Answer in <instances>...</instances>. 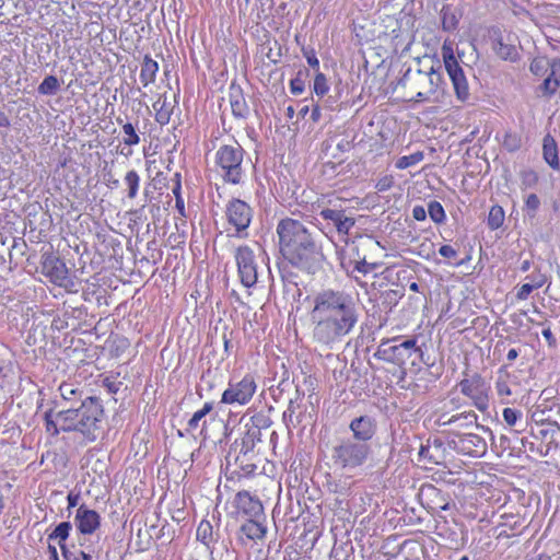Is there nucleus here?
<instances>
[{"label": "nucleus", "mask_w": 560, "mask_h": 560, "mask_svg": "<svg viewBox=\"0 0 560 560\" xmlns=\"http://www.w3.org/2000/svg\"><path fill=\"white\" fill-rule=\"evenodd\" d=\"M308 315L313 341L330 350L354 330L360 317L352 296L332 289L314 295Z\"/></svg>", "instance_id": "obj_1"}, {"label": "nucleus", "mask_w": 560, "mask_h": 560, "mask_svg": "<svg viewBox=\"0 0 560 560\" xmlns=\"http://www.w3.org/2000/svg\"><path fill=\"white\" fill-rule=\"evenodd\" d=\"M280 253L292 266L315 273L324 261L316 235L300 220L284 218L277 225Z\"/></svg>", "instance_id": "obj_2"}, {"label": "nucleus", "mask_w": 560, "mask_h": 560, "mask_svg": "<svg viewBox=\"0 0 560 560\" xmlns=\"http://www.w3.org/2000/svg\"><path fill=\"white\" fill-rule=\"evenodd\" d=\"M103 416L101 400L96 397H88L77 409L68 408L57 412L52 409L47 410L44 420L46 431L52 435L60 431H77L88 440L94 441L101 432Z\"/></svg>", "instance_id": "obj_3"}, {"label": "nucleus", "mask_w": 560, "mask_h": 560, "mask_svg": "<svg viewBox=\"0 0 560 560\" xmlns=\"http://www.w3.org/2000/svg\"><path fill=\"white\" fill-rule=\"evenodd\" d=\"M400 83L416 91L413 101L419 103L440 102L446 85L441 66L435 68L433 63L416 70L408 69L400 79Z\"/></svg>", "instance_id": "obj_4"}, {"label": "nucleus", "mask_w": 560, "mask_h": 560, "mask_svg": "<svg viewBox=\"0 0 560 560\" xmlns=\"http://www.w3.org/2000/svg\"><path fill=\"white\" fill-rule=\"evenodd\" d=\"M244 149L238 143L221 145L214 155V170L226 184L238 185L245 177Z\"/></svg>", "instance_id": "obj_5"}, {"label": "nucleus", "mask_w": 560, "mask_h": 560, "mask_svg": "<svg viewBox=\"0 0 560 560\" xmlns=\"http://www.w3.org/2000/svg\"><path fill=\"white\" fill-rule=\"evenodd\" d=\"M416 350H418L416 337L402 339V337L397 336L382 339L374 357L399 369H404Z\"/></svg>", "instance_id": "obj_6"}, {"label": "nucleus", "mask_w": 560, "mask_h": 560, "mask_svg": "<svg viewBox=\"0 0 560 560\" xmlns=\"http://www.w3.org/2000/svg\"><path fill=\"white\" fill-rule=\"evenodd\" d=\"M264 250L256 244L255 248L249 245L238 246L234 252V259L237 266V275L245 288H253L258 280V259L262 258Z\"/></svg>", "instance_id": "obj_7"}, {"label": "nucleus", "mask_w": 560, "mask_h": 560, "mask_svg": "<svg viewBox=\"0 0 560 560\" xmlns=\"http://www.w3.org/2000/svg\"><path fill=\"white\" fill-rule=\"evenodd\" d=\"M441 55L445 70L452 81L456 98L460 102L467 101L470 96L469 85L465 72L455 57L453 42L444 40Z\"/></svg>", "instance_id": "obj_8"}, {"label": "nucleus", "mask_w": 560, "mask_h": 560, "mask_svg": "<svg viewBox=\"0 0 560 560\" xmlns=\"http://www.w3.org/2000/svg\"><path fill=\"white\" fill-rule=\"evenodd\" d=\"M335 247L340 266L348 275L355 279L357 273L368 275L378 268V264L368 262L364 256H360L359 248L354 242L349 243V241H346V245L335 244Z\"/></svg>", "instance_id": "obj_9"}, {"label": "nucleus", "mask_w": 560, "mask_h": 560, "mask_svg": "<svg viewBox=\"0 0 560 560\" xmlns=\"http://www.w3.org/2000/svg\"><path fill=\"white\" fill-rule=\"evenodd\" d=\"M460 393L470 399L471 405L482 413L490 407V384L479 374L465 377L458 383Z\"/></svg>", "instance_id": "obj_10"}, {"label": "nucleus", "mask_w": 560, "mask_h": 560, "mask_svg": "<svg viewBox=\"0 0 560 560\" xmlns=\"http://www.w3.org/2000/svg\"><path fill=\"white\" fill-rule=\"evenodd\" d=\"M229 515L234 518L240 516L247 518L265 517L264 505L260 499L247 490H241L235 493Z\"/></svg>", "instance_id": "obj_11"}, {"label": "nucleus", "mask_w": 560, "mask_h": 560, "mask_svg": "<svg viewBox=\"0 0 560 560\" xmlns=\"http://www.w3.org/2000/svg\"><path fill=\"white\" fill-rule=\"evenodd\" d=\"M225 217L229 224L235 229V236H247V229L253 219V209L247 202L233 198L225 207Z\"/></svg>", "instance_id": "obj_12"}, {"label": "nucleus", "mask_w": 560, "mask_h": 560, "mask_svg": "<svg viewBox=\"0 0 560 560\" xmlns=\"http://www.w3.org/2000/svg\"><path fill=\"white\" fill-rule=\"evenodd\" d=\"M228 466H233V474L238 477H254L273 474L275 466L267 457H226Z\"/></svg>", "instance_id": "obj_13"}, {"label": "nucleus", "mask_w": 560, "mask_h": 560, "mask_svg": "<svg viewBox=\"0 0 560 560\" xmlns=\"http://www.w3.org/2000/svg\"><path fill=\"white\" fill-rule=\"evenodd\" d=\"M257 385L250 374H246L237 382H229L228 388L223 392L221 402L226 405H246L253 398Z\"/></svg>", "instance_id": "obj_14"}, {"label": "nucleus", "mask_w": 560, "mask_h": 560, "mask_svg": "<svg viewBox=\"0 0 560 560\" xmlns=\"http://www.w3.org/2000/svg\"><path fill=\"white\" fill-rule=\"evenodd\" d=\"M42 272L44 276L59 287H66L68 279V268L66 264L55 255H46L42 261Z\"/></svg>", "instance_id": "obj_15"}, {"label": "nucleus", "mask_w": 560, "mask_h": 560, "mask_svg": "<svg viewBox=\"0 0 560 560\" xmlns=\"http://www.w3.org/2000/svg\"><path fill=\"white\" fill-rule=\"evenodd\" d=\"M319 215L336 228L342 242L348 241L349 231L355 224L352 217L347 215L345 210L335 208H324L319 211Z\"/></svg>", "instance_id": "obj_16"}, {"label": "nucleus", "mask_w": 560, "mask_h": 560, "mask_svg": "<svg viewBox=\"0 0 560 560\" xmlns=\"http://www.w3.org/2000/svg\"><path fill=\"white\" fill-rule=\"evenodd\" d=\"M74 525L80 534L92 535L101 526V516L95 510L82 504L77 509Z\"/></svg>", "instance_id": "obj_17"}, {"label": "nucleus", "mask_w": 560, "mask_h": 560, "mask_svg": "<svg viewBox=\"0 0 560 560\" xmlns=\"http://www.w3.org/2000/svg\"><path fill=\"white\" fill-rule=\"evenodd\" d=\"M176 95H174V100L170 101L166 94L159 96V98L153 103V109L155 110V121L165 126L170 122L171 117L173 115L174 108L177 104Z\"/></svg>", "instance_id": "obj_18"}, {"label": "nucleus", "mask_w": 560, "mask_h": 560, "mask_svg": "<svg viewBox=\"0 0 560 560\" xmlns=\"http://www.w3.org/2000/svg\"><path fill=\"white\" fill-rule=\"evenodd\" d=\"M350 429L353 432L355 439L361 441H368L375 433V423L371 417L361 416L351 421Z\"/></svg>", "instance_id": "obj_19"}, {"label": "nucleus", "mask_w": 560, "mask_h": 560, "mask_svg": "<svg viewBox=\"0 0 560 560\" xmlns=\"http://www.w3.org/2000/svg\"><path fill=\"white\" fill-rule=\"evenodd\" d=\"M542 156L545 162L555 171L560 170L558 145L556 140L548 133L542 140Z\"/></svg>", "instance_id": "obj_20"}, {"label": "nucleus", "mask_w": 560, "mask_h": 560, "mask_svg": "<svg viewBox=\"0 0 560 560\" xmlns=\"http://www.w3.org/2000/svg\"><path fill=\"white\" fill-rule=\"evenodd\" d=\"M493 50L503 60L514 61L518 57L517 48L510 39H504L502 35L498 36L493 42Z\"/></svg>", "instance_id": "obj_21"}, {"label": "nucleus", "mask_w": 560, "mask_h": 560, "mask_svg": "<svg viewBox=\"0 0 560 560\" xmlns=\"http://www.w3.org/2000/svg\"><path fill=\"white\" fill-rule=\"evenodd\" d=\"M230 104L232 114L236 118L245 119L249 115V106L241 91V89L233 90L230 94Z\"/></svg>", "instance_id": "obj_22"}, {"label": "nucleus", "mask_w": 560, "mask_h": 560, "mask_svg": "<svg viewBox=\"0 0 560 560\" xmlns=\"http://www.w3.org/2000/svg\"><path fill=\"white\" fill-rule=\"evenodd\" d=\"M261 520L265 517H253L241 526V532L252 540L261 539L266 534V527L262 525Z\"/></svg>", "instance_id": "obj_23"}, {"label": "nucleus", "mask_w": 560, "mask_h": 560, "mask_svg": "<svg viewBox=\"0 0 560 560\" xmlns=\"http://www.w3.org/2000/svg\"><path fill=\"white\" fill-rule=\"evenodd\" d=\"M159 71V63L151 57L145 56L140 70V82L145 88L155 81L156 73Z\"/></svg>", "instance_id": "obj_24"}, {"label": "nucleus", "mask_w": 560, "mask_h": 560, "mask_svg": "<svg viewBox=\"0 0 560 560\" xmlns=\"http://www.w3.org/2000/svg\"><path fill=\"white\" fill-rule=\"evenodd\" d=\"M213 409V404L205 402L202 408L197 410L187 422V431L192 433L198 429H202L206 424V416Z\"/></svg>", "instance_id": "obj_25"}, {"label": "nucleus", "mask_w": 560, "mask_h": 560, "mask_svg": "<svg viewBox=\"0 0 560 560\" xmlns=\"http://www.w3.org/2000/svg\"><path fill=\"white\" fill-rule=\"evenodd\" d=\"M509 376L510 375L506 372L500 370L495 380L497 394L500 397L501 402L506 405L510 404V399L508 397L512 395V390L509 384Z\"/></svg>", "instance_id": "obj_26"}, {"label": "nucleus", "mask_w": 560, "mask_h": 560, "mask_svg": "<svg viewBox=\"0 0 560 560\" xmlns=\"http://www.w3.org/2000/svg\"><path fill=\"white\" fill-rule=\"evenodd\" d=\"M117 122L121 125V131L124 133L122 143L128 147L138 145L140 143V136L136 127L131 122H122L120 118H117Z\"/></svg>", "instance_id": "obj_27"}, {"label": "nucleus", "mask_w": 560, "mask_h": 560, "mask_svg": "<svg viewBox=\"0 0 560 560\" xmlns=\"http://www.w3.org/2000/svg\"><path fill=\"white\" fill-rule=\"evenodd\" d=\"M140 182L141 178L137 171L130 170L126 173L124 184L127 187V196L129 199H135L138 196Z\"/></svg>", "instance_id": "obj_28"}, {"label": "nucleus", "mask_w": 560, "mask_h": 560, "mask_svg": "<svg viewBox=\"0 0 560 560\" xmlns=\"http://www.w3.org/2000/svg\"><path fill=\"white\" fill-rule=\"evenodd\" d=\"M71 529L72 524L70 522H61L48 535V539L58 540L59 547L61 548V545H66L65 541L68 539Z\"/></svg>", "instance_id": "obj_29"}, {"label": "nucleus", "mask_w": 560, "mask_h": 560, "mask_svg": "<svg viewBox=\"0 0 560 560\" xmlns=\"http://www.w3.org/2000/svg\"><path fill=\"white\" fill-rule=\"evenodd\" d=\"M424 159V153L422 151L413 152L410 155H404L397 159L395 162V167L397 170H406L408 167L415 166L422 162Z\"/></svg>", "instance_id": "obj_30"}, {"label": "nucleus", "mask_w": 560, "mask_h": 560, "mask_svg": "<svg viewBox=\"0 0 560 560\" xmlns=\"http://www.w3.org/2000/svg\"><path fill=\"white\" fill-rule=\"evenodd\" d=\"M502 145L509 152H516L522 147V137L514 131H506L503 136Z\"/></svg>", "instance_id": "obj_31"}, {"label": "nucleus", "mask_w": 560, "mask_h": 560, "mask_svg": "<svg viewBox=\"0 0 560 560\" xmlns=\"http://www.w3.org/2000/svg\"><path fill=\"white\" fill-rule=\"evenodd\" d=\"M504 222V210L501 206H492L488 214V226L491 230H497L502 226Z\"/></svg>", "instance_id": "obj_32"}, {"label": "nucleus", "mask_w": 560, "mask_h": 560, "mask_svg": "<svg viewBox=\"0 0 560 560\" xmlns=\"http://www.w3.org/2000/svg\"><path fill=\"white\" fill-rule=\"evenodd\" d=\"M197 539L209 546L213 541V528L209 521H201L196 533Z\"/></svg>", "instance_id": "obj_33"}, {"label": "nucleus", "mask_w": 560, "mask_h": 560, "mask_svg": "<svg viewBox=\"0 0 560 560\" xmlns=\"http://www.w3.org/2000/svg\"><path fill=\"white\" fill-rule=\"evenodd\" d=\"M58 390L65 401H73L77 398H81V390L72 383H61Z\"/></svg>", "instance_id": "obj_34"}, {"label": "nucleus", "mask_w": 560, "mask_h": 560, "mask_svg": "<svg viewBox=\"0 0 560 560\" xmlns=\"http://www.w3.org/2000/svg\"><path fill=\"white\" fill-rule=\"evenodd\" d=\"M252 445L253 439L249 435H243L240 439H235L230 453L247 455L250 452Z\"/></svg>", "instance_id": "obj_35"}, {"label": "nucleus", "mask_w": 560, "mask_h": 560, "mask_svg": "<svg viewBox=\"0 0 560 560\" xmlns=\"http://www.w3.org/2000/svg\"><path fill=\"white\" fill-rule=\"evenodd\" d=\"M441 14L443 30L447 32L456 30L458 25V18L455 12H453L450 7H443Z\"/></svg>", "instance_id": "obj_36"}, {"label": "nucleus", "mask_w": 560, "mask_h": 560, "mask_svg": "<svg viewBox=\"0 0 560 560\" xmlns=\"http://www.w3.org/2000/svg\"><path fill=\"white\" fill-rule=\"evenodd\" d=\"M59 81L55 75L46 77L38 85V93L42 95H54L59 90Z\"/></svg>", "instance_id": "obj_37"}, {"label": "nucleus", "mask_w": 560, "mask_h": 560, "mask_svg": "<svg viewBox=\"0 0 560 560\" xmlns=\"http://www.w3.org/2000/svg\"><path fill=\"white\" fill-rule=\"evenodd\" d=\"M521 188L522 190L533 188L538 184L539 176L534 170L527 168L520 173Z\"/></svg>", "instance_id": "obj_38"}, {"label": "nucleus", "mask_w": 560, "mask_h": 560, "mask_svg": "<svg viewBox=\"0 0 560 560\" xmlns=\"http://www.w3.org/2000/svg\"><path fill=\"white\" fill-rule=\"evenodd\" d=\"M540 207V199L536 194H529L524 199V208L526 215L530 219L535 218Z\"/></svg>", "instance_id": "obj_39"}, {"label": "nucleus", "mask_w": 560, "mask_h": 560, "mask_svg": "<svg viewBox=\"0 0 560 560\" xmlns=\"http://www.w3.org/2000/svg\"><path fill=\"white\" fill-rule=\"evenodd\" d=\"M427 212L431 220L438 224L444 222L446 218L444 208L439 201L429 202Z\"/></svg>", "instance_id": "obj_40"}, {"label": "nucleus", "mask_w": 560, "mask_h": 560, "mask_svg": "<svg viewBox=\"0 0 560 560\" xmlns=\"http://www.w3.org/2000/svg\"><path fill=\"white\" fill-rule=\"evenodd\" d=\"M550 60L545 57L535 58L530 63V71L535 75H544L548 72V68L550 66Z\"/></svg>", "instance_id": "obj_41"}, {"label": "nucleus", "mask_w": 560, "mask_h": 560, "mask_svg": "<svg viewBox=\"0 0 560 560\" xmlns=\"http://www.w3.org/2000/svg\"><path fill=\"white\" fill-rule=\"evenodd\" d=\"M313 90L317 96H324L329 91L327 78L324 73L317 72L314 78Z\"/></svg>", "instance_id": "obj_42"}, {"label": "nucleus", "mask_w": 560, "mask_h": 560, "mask_svg": "<svg viewBox=\"0 0 560 560\" xmlns=\"http://www.w3.org/2000/svg\"><path fill=\"white\" fill-rule=\"evenodd\" d=\"M175 177H176V183H175L174 187L172 188V192L175 196V207L178 210V212L183 217H185V202H184V198L182 197V194H180L182 185H180L179 174H175Z\"/></svg>", "instance_id": "obj_43"}, {"label": "nucleus", "mask_w": 560, "mask_h": 560, "mask_svg": "<svg viewBox=\"0 0 560 560\" xmlns=\"http://www.w3.org/2000/svg\"><path fill=\"white\" fill-rule=\"evenodd\" d=\"M61 553L65 560H92V556L83 550H70L66 545H61Z\"/></svg>", "instance_id": "obj_44"}, {"label": "nucleus", "mask_w": 560, "mask_h": 560, "mask_svg": "<svg viewBox=\"0 0 560 560\" xmlns=\"http://www.w3.org/2000/svg\"><path fill=\"white\" fill-rule=\"evenodd\" d=\"M503 419L509 427L516 425L517 421L522 418V411L506 407L502 412Z\"/></svg>", "instance_id": "obj_45"}, {"label": "nucleus", "mask_w": 560, "mask_h": 560, "mask_svg": "<svg viewBox=\"0 0 560 560\" xmlns=\"http://www.w3.org/2000/svg\"><path fill=\"white\" fill-rule=\"evenodd\" d=\"M364 457H336L335 465L338 468L357 467L363 464Z\"/></svg>", "instance_id": "obj_46"}, {"label": "nucleus", "mask_w": 560, "mask_h": 560, "mask_svg": "<svg viewBox=\"0 0 560 560\" xmlns=\"http://www.w3.org/2000/svg\"><path fill=\"white\" fill-rule=\"evenodd\" d=\"M559 86H560V84L558 83L557 80H553L547 75L545 78L540 89L545 95L550 96L557 92Z\"/></svg>", "instance_id": "obj_47"}, {"label": "nucleus", "mask_w": 560, "mask_h": 560, "mask_svg": "<svg viewBox=\"0 0 560 560\" xmlns=\"http://www.w3.org/2000/svg\"><path fill=\"white\" fill-rule=\"evenodd\" d=\"M465 420V423L466 424H472L477 421V415L474 412V411H466V412H462L459 415H456V416H453L448 421L447 423H455L457 422L458 420Z\"/></svg>", "instance_id": "obj_48"}, {"label": "nucleus", "mask_w": 560, "mask_h": 560, "mask_svg": "<svg viewBox=\"0 0 560 560\" xmlns=\"http://www.w3.org/2000/svg\"><path fill=\"white\" fill-rule=\"evenodd\" d=\"M393 185H394L393 175H385L376 182L375 188L377 191L384 192V191L389 190L393 187Z\"/></svg>", "instance_id": "obj_49"}, {"label": "nucleus", "mask_w": 560, "mask_h": 560, "mask_svg": "<svg viewBox=\"0 0 560 560\" xmlns=\"http://www.w3.org/2000/svg\"><path fill=\"white\" fill-rule=\"evenodd\" d=\"M548 77H550L553 80H557L560 84V59L559 58H552L550 60V66L548 68L547 72Z\"/></svg>", "instance_id": "obj_50"}, {"label": "nucleus", "mask_w": 560, "mask_h": 560, "mask_svg": "<svg viewBox=\"0 0 560 560\" xmlns=\"http://www.w3.org/2000/svg\"><path fill=\"white\" fill-rule=\"evenodd\" d=\"M303 55L306 58L308 66L313 69L318 70L319 60L316 56V52L313 48H303Z\"/></svg>", "instance_id": "obj_51"}, {"label": "nucleus", "mask_w": 560, "mask_h": 560, "mask_svg": "<svg viewBox=\"0 0 560 560\" xmlns=\"http://www.w3.org/2000/svg\"><path fill=\"white\" fill-rule=\"evenodd\" d=\"M294 413H295V407H294V402L292 400H290L289 402V406L287 407V409L283 411V421L284 423L287 424V427H290V425H293L295 427V421H294Z\"/></svg>", "instance_id": "obj_52"}, {"label": "nucleus", "mask_w": 560, "mask_h": 560, "mask_svg": "<svg viewBox=\"0 0 560 560\" xmlns=\"http://www.w3.org/2000/svg\"><path fill=\"white\" fill-rule=\"evenodd\" d=\"M535 290V285L533 283H524L522 284L517 292H516V299L520 301L526 300L529 294Z\"/></svg>", "instance_id": "obj_53"}, {"label": "nucleus", "mask_w": 560, "mask_h": 560, "mask_svg": "<svg viewBox=\"0 0 560 560\" xmlns=\"http://www.w3.org/2000/svg\"><path fill=\"white\" fill-rule=\"evenodd\" d=\"M290 91L294 95H300L304 91V82L300 78L290 81Z\"/></svg>", "instance_id": "obj_54"}, {"label": "nucleus", "mask_w": 560, "mask_h": 560, "mask_svg": "<svg viewBox=\"0 0 560 560\" xmlns=\"http://www.w3.org/2000/svg\"><path fill=\"white\" fill-rule=\"evenodd\" d=\"M439 254L445 258L454 259L457 256V250L451 245H442L439 249Z\"/></svg>", "instance_id": "obj_55"}, {"label": "nucleus", "mask_w": 560, "mask_h": 560, "mask_svg": "<svg viewBox=\"0 0 560 560\" xmlns=\"http://www.w3.org/2000/svg\"><path fill=\"white\" fill-rule=\"evenodd\" d=\"M427 210L422 206H416L412 209V217L417 221H424L427 218Z\"/></svg>", "instance_id": "obj_56"}, {"label": "nucleus", "mask_w": 560, "mask_h": 560, "mask_svg": "<svg viewBox=\"0 0 560 560\" xmlns=\"http://www.w3.org/2000/svg\"><path fill=\"white\" fill-rule=\"evenodd\" d=\"M533 280V284L535 285V289L541 288L547 282V277L542 273H538L537 276L530 277Z\"/></svg>", "instance_id": "obj_57"}, {"label": "nucleus", "mask_w": 560, "mask_h": 560, "mask_svg": "<svg viewBox=\"0 0 560 560\" xmlns=\"http://www.w3.org/2000/svg\"><path fill=\"white\" fill-rule=\"evenodd\" d=\"M79 500H80V493H74V492L70 491L67 497L68 509L75 508L79 503Z\"/></svg>", "instance_id": "obj_58"}, {"label": "nucleus", "mask_w": 560, "mask_h": 560, "mask_svg": "<svg viewBox=\"0 0 560 560\" xmlns=\"http://www.w3.org/2000/svg\"><path fill=\"white\" fill-rule=\"evenodd\" d=\"M415 353H417V354L419 355V358H420L421 362H422L424 365H427V366H429V368L433 366V364H434V363L430 361V357H429V355H425V354H424V352H423V350L421 349V347H419V346H418V350H416V352H415Z\"/></svg>", "instance_id": "obj_59"}, {"label": "nucleus", "mask_w": 560, "mask_h": 560, "mask_svg": "<svg viewBox=\"0 0 560 560\" xmlns=\"http://www.w3.org/2000/svg\"><path fill=\"white\" fill-rule=\"evenodd\" d=\"M542 337L546 339L549 346H553L556 343V338L550 329V327L545 328L542 331Z\"/></svg>", "instance_id": "obj_60"}, {"label": "nucleus", "mask_w": 560, "mask_h": 560, "mask_svg": "<svg viewBox=\"0 0 560 560\" xmlns=\"http://www.w3.org/2000/svg\"><path fill=\"white\" fill-rule=\"evenodd\" d=\"M104 386L107 388V390L112 394H116L119 389V386L114 381H110L109 378L104 380Z\"/></svg>", "instance_id": "obj_61"}, {"label": "nucleus", "mask_w": 560, "mask_h": 560, "mask_svg": "<svg viewBox=\"0 0 560 560\" xmlns=\"http://www.w3.org/2000/svg\"><path fill=\"white\" fill-rule=\"evenodd\" d=\"M322 118V109H320V106L319 105H315L313 106L312 108V112H311V119L314 121V122H318Z\"/></svg>", "instance_id": "obj_62"}, {"label": "nucleus", "mask_w": 560, "mask_h": 560, "mask_svg": "<svg viewBox=\"0 0 560 560\" xmlns=\"http://www.w3.org/2000/svg\"><path fill=\"white\" fill-rule=\"evenodd\" d=\"M10 126V120L4 112L0 110V127Z\"/></svg>", "instance_id": "obj_63"}, {"label": "nucleus", "mask_w": 560, "mask_h": 560, "mask_svg": "<svg viewBox=\"0 0 560 560\" xmlns=\"http://www.w3.org/2000/svg\"><path fill=\"white\" fill-rule=\"evenodd\" d=\"M518 357V351L515 348H512L508 351L506 359L509 361H514Z\"/></svg>", "instance_id": "obj_64"}]
</instances>
